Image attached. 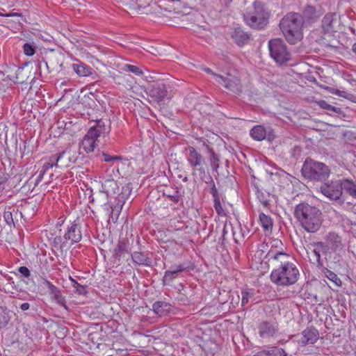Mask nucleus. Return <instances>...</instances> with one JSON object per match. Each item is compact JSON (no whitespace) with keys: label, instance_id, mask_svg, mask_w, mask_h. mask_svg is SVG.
I'll return each instance as SVG.
<instances>
[{"label":"nucleus","instance_id":"nucleus-54","mask_svg":"<svg viewBox=\"0 0 356 356\" xmlns=\"http://www.w3.org/2000/svg\"><path fill=\"white\" fill-rule=\"evenodd\" d=\"M204 72H206L207 73L213 75V76H215V77L216 78V80L217 81H218V80H219V79H218V76H220V74H216V73H215V72H213L210 68H209V67H204Z\"/></svg>","mask_w":356,"mask_h":356},{"label":"nucleus","instance_id":"nucleus-2","mask_svg":"<svg viewBox=\"0 0 356 356\" xmlns=\"http://www.w3.org/2000/svg\"><path fill=\"white\" fill-rule=\"evenodd\" d=\"M294 216L301 227L310 233L316 232L323 222L321 211L318 207L306 202H302L296 206Z\"/></svg>","mask_w":356,"mask_h":356},{"label":"nucleus","instance_id":"nucleus-12","mask_svg":"<svg viewBox=\"0 0 356 356\" xmlns=\"http://www.w3.org/2000/svg\"><path fill=\"white\" fill-rule=\"evenodd\" d=\"M250 135L254 140L257 141L266 139L271 142L276 138L275 132L272 127H266L263 125L253 127L250 131Z\"/></svg>","mask_w":356,"mask_h":356},{"label":"nucleus","instance_id":"nucleus-56","mask_svg":"<svg viewBox=\"0 0 356 356\" xmlns=\"http://www.w3.org/2000/svg\"><path fill=\"white\" fill-rule=\"evenodd\" d=\"M46 172H47L46 170H44L43 168H41V169L39 170V174H38V176L37 178L38 181H41V179L43 178Z\"/></svg>","mask_w":356,"mask_h":356},{"label":"nucleus","instance_id":"nucleus-22","mask_svg":"<svg viewBox=\"0 0 356 356\" xmlns=\"http://www.w3.org/2000/svg\"><path fill=\"white\" fill-rule=\"evenodd\" d=\"M270 248L264 257V259L266 260V262L269 264L273 262V256L277 255V254H289L284 251V244L281 240L273 239L270 241Z\"/></svg>","mask_w":356,"mask_h":356},{"label":"nucleus","instance_id":"nucleus-3","mask_svg":"<svg viewBox=\"0 0 356 356\" xmlns=\"http://www.w3.org/2000/svg\"><path fill=\"white\" fill-rule=\"evenodd\" d=\"M302 24V16L297 13H288L282 19L280 27L289 43L295 44L301 40Z\"/></svg>","mask_w":356,"mask_h":356},{"label":"nucleus","instance_id":"nucleus-6","mask_svg":"<svg viewBox=\"0 0 356 356\" xmlns=\"http://www.w3.org/2000/svg\"><path fill=\"white\" fill-rule=\"evenodd\" d=\"M301 172L305 178L313 181H324L330 175V169L327 165L309 158L305 161Z\"/></svg>","mask_w":356,"mask_h":356},{"label":"nucleus","instance_id":"nucleus-14","mask_svg":"<svg viewBox=\"0 0 356 356\" xmlns=\"http://www.w3.org/2000/svg\"><path fill=\"white\" fill-rule=\"evenodd\" d=\"M218 79L220 84L233 93L238 95L242 92V84L237 76L227 74L226 76H218Z\"/></svg>","mask_w":356,"mask_h":356},{"label":"nucleus","instance_id":"nucleus-4","mask_svg":"<svg viewBox=\"0 0 356 356\" xmlns=\"http://www.w3.org/2000/svg\"><path fill=\"white\" fill-rule=\"evenodd\" d=\"M270 13L261 1H255L252 10L243 14L246 25L254 30L264 29L268 22Z\"/></svg>","mask_w":356,"mask_h":356},{"label":"nucleus","instance_id":"nucleus-41","mask_svg":"<svg viewBox=\"0 0 356 356\" xmlns=\"http://www.w3.org/2000/svg\"><path fill=\"white\" fill-rule=\"evenodd\" d=\"M102 160L108 163L122 160V157L120 156H112L104 152L102 153Z\"/></svg>","mask_w":356,"mask_h":356},{"label":"nucleus","instance_id":"nucleus-34","mask_svg":"<svg viewBox=\"0 0 356 356\" xmlns=\"http://www.w3.org/2000/svg\"><path fill=\"white\" fill-rule=\"evenodd\" d=\"M321 272L330 281L333 282L334 285L337 287H339L342 285V282L341 279L337 276L336 273L329 270L328 268L324 267L321 270Z\"/></svg>","mask_w":356,"mask_h":356},{"label":"nucleus","instance_id":"nucleus-59","mask_svg":"<svg viewBox=\"0 0 356 356\" xmlns=\"http://www.w3.org/2000/svg\"><path fill=\"white\" fill-rule=\"evenodd\" d=\"M227 234V231L226 230V227L225 226L222 229V236H221V239L222 241L225 240V235Z\"/></svg>","mask_w":356,"mask_h":356},{"label":"nucleus","instance_id":"nucleus-15","mask_svg":"<svg viewBox=\"0 0 356 356\" xmlns=\"http://www.w3.org/2000/svg\"><path fill=\"white\" fill-rule=\"evenodd\" d=\"M29 204H25L19 211L13 207H6L3 213L5 221L9 226L13 225L15 227V220H17V216H19L21 219L24 218V221L26 222V217L24 213L29 209Z\"/></svg>","mask_w":356,"mask_h":356},{"label":"nucleus","instance_id":"nucleus-47","mask_svg":"<svg viewBox=\"0 0 356 356\" xmlns=\"http://www.w3.org/2000/svg\"><path fill=\"white\" fill-rule=\"evenodd\" d=\"M44 284L49 289L51 294L58 293V288L54 286L51 282L44 280Z\"/></svg>","mask_w":356,"mask_h":356},{"label":"nucleus","instance_id":"nucleus-11","mask_svg":"<svg viewBox=\"0 0 356 356\" xmlns=\"http://www.w3.org/2000/svg\"><path fill=\"white\" fill-rule=\"evenodd\" d=\"M296 341L301 348L314 344L319 339L318 330L314 326L307 327L296 336Z\"/></svg>","mask_w":356,"mask_h":356},{"label":"nucleus","instance_id":"nucleus-39","mask_svg":"<svg viewBox=\"0 0 356 356\" xmlns=\"http://www.w3.org/2000/svg\"><path fill=\"white\" fill-rule=\"evenodd\" d=\"M124 70L127 72H131L136 75H141L143 74L142 70L138 67V66L130 65V64H126L124 67Z\"/></svg>","mask_w":356,"mask_h":356},{"label":"nucleus","instance_id":"nucleus-57","mask_svg":"<svg viewBox=\"0 0 356 356\" xmlns=\"http://www.w3.org/2000/svg\"><path fill=\"white\" fill-rule=\"evenodd\" d=\"M53 167L54 165L51 163L47 162L42 165V168H43L44 170L47 171L49 169L52 168Z\"/></svg>","mask_w":356,"mask_h":356},{"label":"nucleus","instance_id":"nucleus-5","mask_svg":"<svg viewBox=\"0 0 356 356\" xmlns=\"http://www.w3.org/2000/svg\"><path fill=\"white\" fill-rule=\"evenodd\" d=\"M102 191L109 195L118 194L115 197L116 204L114 205V209L117 211L122 209V206L125 203V201L129 197L132 191V184L128 183L124 186L120 187L116 181L113 179H106L102 178Z\"/></svg>","mask_w":356,"mask_h":356},{"label":"nucleus","instance_id":"nucleus-38","mask_svg":"<svg viewBox=\"0 0 356 356\" xmlns=\"http://www.w3.org/2000/svg\"><path fill=\"white\" fill-rule=\"evenodd\" d=\"M54 295V300L60 306H63L66 310H68V307L66 305L65 298L60 293V290H58V293H52Z\"/></svg>","mask_w":356,"mask_h":356},{"label":"nucleus","instance_id":"nucleus-61","mask_svg":"<svg viewBox=\"0 0 356 356\" xmlns=\"http://www.w3.org/2000/svg\"><path fill=\"white\" fill-rule=\"evenodd\" d=\"M70 281L72 283V286L73 287H76V285L79 284L74 279H73L72 277H70Z\"/></svg>","mask_w":356,"mask_h":356},{"label":"nucleus","instance_id":"nucleus-40","mask_svg":"<svg viewBox=\"0 0 356 356\" xmlns=\"http://www.w3.org/2000/svg\"><path fill=\"white\" fill-rule=\"evenodd\" d=\"M23 49L25 55L29 56H33L35 53V47L33 43H25Z\"/></svg>","mask_w":356,"mask_h":356},{"label":"nucleus","instance_id":"nucleus-7","mask_svg":"<svg viewBox=\"0 0 356 356\" xmlns=\"http://www.w3.org/2000/svg\"><path fill=\"white\" fill-rule=\"evenodd\" d=\"M110 127H106V122L102 120L95 121L91 126L81 141V147L87 153L92 152L95 149L97 138L102 134L110 131Z\"/></svg>","mask_w":356,"mask_h":356},{"label":"nucleus","instance_id":"nucleus-51","mask_svg":"<svg viewBox=\"0 0 356 356\" xmlns=\"http://www.w3.org/2000/svg\"><path fill=\"white\" fill-rule=\"evenodd\" d=\"M7 181V178L5 177H0V195L3 192L5 189V184Z\"/></svg>","mask_w":356,"mask_h":356},{"label":"nucleus","instance_id":"nucleus-58","mask_svg":"<svg viewBox=\"0 0 356 356\" xmlns=\"http://www.w3.org/2000/svg\"><path fill=\"white\" fill-rule=\"evenodd\" d=\"M62 241V238L60 236H57L56 238H54V243L55 244V245H59Z\"/></svg>","mask_w":356,"mask_h":356},{"label":"nucleus","instance_id":"nucleus-48","mask_svg":"<svg viewBox=\"0 0 356 356\" xmlns=\"http://www.w3.org/2000/svg\"><path fill=\"white\" fill-rule=\"evenodd\" d=\"M164 195H166L171 201L175 203H177L180 199V196L178 191H175L173 194L164 193Z\"/></svg>","mask_w":356,"mask_h":356},{"label":"nucleus","instance_id":"nucleus-1","mask_svg":"<svg viewBox=\"0 0 356 356\" xmlns=\"http://www.w3.org/2000/svg\"><path fill=\"white\" fill-rule=\"evenodd\" d=\"M273 257V262L270 263L275 267L270 275V281L280 286L296 284L300 277V272L291 255L278 254Z\"/></svg>","mask_w":356,"mask_h":356},{"label":"nucleus","instance_id":"nucleus-31","mask_svg":"<svg viewBox=\"0 0 356 356\" xmlns=\"http://www.w3.org/2000/svg\"><path fill=\"white\" fill-rule=\"evenodd\" d=\"M321 15V10L312 6H307L303 11V17L307 20H315Z\"/></svg>","mask_w":356,"mask_h":356},{"label":"nucleus","instance_id":"nucleus-50","mask_svg":"<svg viewBox=\"0 0 356 356\" xmlns=\"http://www.w3.org/2000/svg\"><path fill=\"white\" fill-rule=\"evenodd\" d=\"M212 183L213 184L210 189V193L212 195L213 200L220 198L217 188L216 187L214 182L212 181Z\"/></svg>","mask_w":356,"mask_h":356},{"label":"nucleus","instance_id":"nucleus-13","mask_svg":"<svg viewBox=\"0 0 356 356\" xmlns=\"http://www.w3.org/2000/svg\"><path fill=\"white\" fill-rule=\"evenodd\" d=\"M193 269V265L190 262H185L182 264H175L170 267V270L165 272L162 279L163 285H169L175 278L177 277L179 273L189 271Z\"/></svg>","mask_w":356,"mask_h":356},{"label":"nucleus","instance_id":"nucleus-33","mask_svg":"<svg viewBox=\"0 0 356 356\" xmlns=\"http://www.w3.org/2000/svg\"><path fill=\"white\" fill-rule=\"evenodd\" d=\"M181 288L179 289L178 296L177 297V300L180 304L186 305L190 303V300H188V292L191 291L190 288L184 287L182 284H179V285Z\"/></svg>","mask_w":356,"mask_h":356},{"label":"nucleus","instance_id":"nucleus-53","mask_svg":"<svg viewBox=\"0 0 356 356\" xmlns=\"http://www.w3.org/2000/svg\"><path fill=\"white\" fill-rule=\"evenodd\" d=\"M0 16L6 17H19V16H21V14L18 13H13V12L9 13H6V14H3L2 13H0Z\"/></svg>","mask_w":356,"mask_h":356},{"label":"nucleus","instance_id":"nucleus-62","mask_svg":"<svg viewBox=\"0 0 356 356\" xmlns=\"http://www.w3.org/2000/svg\"><path fill=\"white\" fill-rule=\"evenodd\" d=\"M179 177L180 179H182L183 181H184V182H188V178L187 176L183 177L182 175H179Z\"/></svg>","mask_w":356,"mask_h":356},{"label":"nucleus","instance_id":"nucleus-29","mask_svg":"<svg viewBox=\"0 0 356 356\" xmlns=\"http://www.w3.org/2000/svg\"><path fill=\"white\" fill-rule=\"evenodd\" d=\"M326 241L334 250L342 248L341 237L335 232H329L325 237Z\"/></svg>","mask_w":356,"mask_h":356},{"label":"nucleus","instance_id":"nucleus-45","mask_svg":"<svg viewBox=\"0 0 356 356\" xmlns=\"http://www.w3.org/2000/svg\"><path fill=\"white\" fill-rule=\"evenodd\" d=\"M152 0H136V3L138 10L145 8L149 6Z\"/></svg>","mask_w":356,"mask_h":356},{"label":"nucleus","instance_id":"nucleus-42","mask_svg":"<svg viewBox=\"0 0 356 356\" xmlns=\"http://www.w3.org/2000/svg\"><path fill=\"white\" fill-rule=\"evenodd\" d=\"M213 207L215 208L216 213L219 216L225 215V213L224 209H222L220 198L213 200Z\"/></svg>","mask_w":356,"mask_h":356},{"label":"nucleus","instance_id":"nucleus-55","mask_svg":"<svg viewBox=\"0 0 356 356\" xmlns=\"http://www.w3.org/2000/svg\"><path fill=\"white\" fill-rule=\"evenodd\" d=\"M31 305L29 302H24L19 305V308L22 311H27L30 309Z\"/></svg>","mask_w":356,"mask_h":356},{"label":"nucleus","instance_id":"nucleus-63","mask_svg":"<svg viewBox=\"0 0 356 356\" xmlns=\"http://www.w3.org/2000/svg\"><path fill=\"white\" fill-rule=\"evenodd\" d=\"M326 90H327L329 92H330L331 93H332V92H334V90H336V89H335V88H330V87L327 86V87H326Z\"/></svg>","mask_w":356,"mask_h":356},{"label":"nucleus","instance_id":"nucleus-64","mask_svg":"<svg viewBox=\"0 0 356 356\" xmlns=\"http://www.w3.org/2000/svg\"><path fill=\"white\" fill-rule=\"evenodd\" d=\"M352 51L356 54V42L353 44Z\"/></svg>","mask_w":356,"mask_h":356},{"label":"nucleus","instance_id":"nucleus-17","mask_svg":"<svg viewBox=\"0 0 356 356\" xmlns=\"http://www.w3.org/2000/svg\"><path fill=\"white\" fill-rule=\"evenodd\" d=\"M58 159H60V168H69L77 163L79 154L76 150L67 147L58 153Z\"/></svg>","mask_w":356,"mask_h":356},{"label":"nucleus","instance_id":"nucleus-43","mask_svg":"<svg viewBox=\"0 0 356 356\" xmlns=\"http://www.w3.org/2000/svg\"><path fill=\"white\" fill-rule=\"evenodd\" d=\"M257 198L259 199V202L265 207H268L269 205L270 200L268 199L267 196L269 197V194L266 195L264 193L261 191H257Z\"/></svg>","mask_w":356,"mask_h":356},{"label":"nucleus","instance_id":"nucleus-52","mask_svg":"<svg viewBox=\"0 0 356 356\" xmlns=\"http://www.w3.org/2000/svg\"><path fill=\"white\" fill-rule=\"evenodd\" d=\"M332 94L337 95L339 97L348 98V93L345 91H341L338 89L334 90V92H332Z\"/></svg>","mask_w":356,"mask_h":356},{"label":"nucleus","instance_id":"nucleus-23","mask_svg":"<svg viewBox=\"0 0 356 356\" xmlns=\"http://www.w3.org/2000/svg\"><path fill=\"white\" fill-rule=\"evenodd\" d=\"M231 38L239 47L244 46L250 40V34L245 32L242 28H234L230 31Z\"/></svg>","mask_w":356,"mask_h":356},{"label":"nucleus","instance_id":"nucleus-46","mask_svg":"<svg viewBox=\"0 0 356 356\" xmlns=\"http://www.w3.org/2000/svg\"><path fill=\"white\" fill-rule=\"evenodd\" d=\"M75 289L74 292L79 295H86L88 293V291L86 289L87 286L81 285L80 284H77Z\"/></svg>","mask_w":356,"mask_h":356},{"label":"nucleus","instance_id":"nucleus-60","mask_svg":"<svg viewBox=\"0 0 356 356\" xmlns=\"http://www.w3.org/2000/svg\"><path fill=\"white\" fill-rule=\"evenodd\" d=\"M7 280L9 281V284L13 286V288L16 289V286L15 285V282L12 281V278L9 276L6 277Z\"/></svg>","mask_w":356,"mask_h":356},{"label":"nucleus","instance_id":"nucleus-20","mask_svg":"<svg viewBox=\"0 0 356 356\" xmlns=\"http://www.w3.org/2000/svg\"><path fill=\"white\" fill-rule=\"evenodd\" d=\"M129 241L125 238L119 239L116 247L113 250L112 258L113 263L120 265L119 262L121 258L129 252Z\"/></svg>","mask_w":356,"mask_h":356},{"label":"nucleus","instance_id":"nucleus-26","mask_svg":"<svg viewBox=\"0 0 356 356\" xmlns=\"http://www.w3.org/2000/svg\"><path fill=\"white\" fill-rule=\"evenodd\" d=\"M313 245L315 247V248L313 250V253L316 257V267L319 270H321L325 266L321 259V252L325 253L327 251V246L325 243L321 241L316 242L313 244Z\"/></svg>","mask_w":356,"mask_h":356},{"label":"nucleus","instance_id":"nucleus-35","mask_svg":"<svg viewBox=\"0 0 356 356\" xmlns=\"http://www.w3.org/2000/svg\"><path fill=\"white\" fill-rule=\"evenodd\" d=\"M11 318L10 311L6 307L0 306V328L5 327Z\"/></svg>","mask_w":356,"mask_h":356},{"label":"nucleus","instance_id":"nucleus-8","mask_svg":"<svg viewBox=\"0 0 356 356\" xmlns=\"http://www.w3.org/2000/svg\"><path fill=\"white\" fill-rule=\"evenodd\" d=\"M186 154V161L192 169V175L199 176L203 179L206 175L205 160L204 156L198 152L194 147H188Z\"/></svg>","mask_w":356,"mask_h":356},{"label":"nucleus","instance_id":"nucleus-18","mask_svg":"<svg viewBox=\"0 0 356 356\" xmlns=\"http://www.w3.org/2000/svg\"><path fill=\"white\" fill-rule=\"evenodd\" d=\"M63 237L66 241H70L72 243H79L82 238L81 226L80 223L76 220L71 222L67 226Z\"/></svg>","mask_w":356,"mask_h":356},{"label":"nucleus","instance_id":"nucleus-16","mask_svg":"<svg viewBox=\"0 0 356 356\" xmlns=\"http://www.w3.org/2000/svg\"><path fill=\"white\" fill-rule=\"evenodd\" d=\"M259 334L266 339L274 337L279 331L278 324L274 321H264L258 325Z\"/></svg>","mask_w":356,"mask_h":356},{"label":"nucleus","instance_id":"nucleus-25","mask_svg":"<svg viewBox=\"0 0 356 356\" xmlns=\"http://www.w3.org/2000/svg\"><path fill=\"white\" fill-rule=\"evenodd\" d=\"M172 305L167 302L158 300L152 305L153 312L159 316H168L172 311Z\"/></svg>","mask_w":356,"mask_h":356},{"label":"nucleus","instance_id":"nucleus-49","mask_svg":"<svg viewBox=\"0 0 356 356\" xmlns=\"http://www.w3.org/2000/svg\"><path fill=\"white\" fill-rule=\"evenodd\" d=\"M18 271L24 277H29L31 275L30 270L29 268L26 266H20L18 268Z\"/></svg>","mask_w":356,"mask_h":356},{"label":"nucleus","instance_id":"nucleus-37","mask_svg":"<svg viewBox=\"0 0 356 356\" xmlns=\"http://www.w3.org/2000/svg\"><path fill=\"white\" fill-rule=\"evenodd\" d=\"M254 295V291L253 289H246L243 290L241 291V305L243 307L246 305L248 302L249 299L252 298Z\"/></svg>","mask_w":356,"mask_h":356},{"label":"nucleus","instance_id":"nucleus-32","mask_svg":"<svg viewBox=\"0 0 356 356\" xmlns=\"http://www.w3.org/2000/svg\"><path fill=\"white\" fill-rule=\"evenodd\" d=\"M318 105L322 108L327 111L330 115L337 114L338 116L343 114V111L341 108L334 106L329 104L325 100H320L318 102Z\"/></svg>","mask_w":356,"mask_h":356},{"label":"nucleus","instance_id":"nucleus-24","mask_svg":"<svg viewBox=\"0 0 356 356\" xmlns=\"http://www.w3.org/2000/svg\"><path fill=\"white\" fill-rule=\"evenodd\" d=\"M132 261L138 266H151L152 260L149 257L148 252H134L131 254Z\"/></svg>","mask_w":356,"mask_h":356},{"label":"nucleus","instance_id":"nucleus-27","mask_svg":"<svg viewBox=\"0 0 356 356\" xmlns=\"http://www.w3.org/2000/svg\"><path fill=\"white\" fill-rule=\"evenodd\" d=\"M204 146H205L206 149L208 151L209 155V162L210 164V166L213 172H218V170L220 167V155L216 154L214 151V149L206 144V143L204 142L203 143Z\"/></svg>","mask_w":356,"mask_h":356},{"label":"nucleus","instance_id":"nucleus-44","mask_svg":"<svg viewBox=\"0 0 356 356\" xmlns=\"http://www.w3.org/2000/svg\"><path fill=\"white\" fill-rule=\"evenodd\" d=\"M48 162L56 168H60V159H58V154L50 156Z\"/></svg>","mask_w":356,"mask_h":356},{"label":"nucleus","instance_id":"nucleus-28","mask_svg":"<svg viewBox=\"0 0 356 356\" xmlns=\"http://www.w3.org/2000/svg\"><path fill=\"white\" fill-rule=\"evenodd\" d=\"M72 68L79 76H89L93 74V69L86 63L78 61L72 65Z\"/></svg>","mask_w":356,"mask_h":356},{"label":"nucleus","instance_id":"nucleus-9","mask_svg":"<svg viewBox=\"0 0 356 356\" xmlns=\"http://www.w3.org/2000/svg\"><path fill=\"white\" fill-rule=\"evenodd\" d=\"M270 55L279 64H284L291 58V54L283 40L280 38L270 40L268 42Z\"/></svg>","mask_w":356,"mask_h":356},{"label":"nucleus","instance_id":"nucleus-36","mask_svg":"<svg viewBox=\"0 0 356 356\" xmlns=\"http://www.w3.org/2000/svg\"><path fill=\"white\" fill-rule=\"evenodd\" d=\"M259 221L261 227L265 231L271 232L273 222L272 218L269 216H267L264 213H261L259 214Z\"/></svg>","mask_w":356,"mask_h":356},{"label":"nucleus","instance_id":"nucleus-30","mask_svg":"<svg viewBox=\"0 0 356 356\" xmlns=\"http://www.w3.org/2000/svg\"><path fill=\"white\" fill-rule=\"evenodd\" d=\"M342 184L344 198L346 199V195L348 194L353 198L356 199V184L348 179H343Z\"/></svg>","mask_w":356,"mask_h":356},{"label":"nucleus","instance_id":"nucleus-19","mask_svg":"<svg viewBox=\"0 0 356 356\" xmlns=\"http://www.w3.org/2000/svg\"><path fill=\"white\" fill-rule=\"evenodd\" d=\"M322 28L325 33L337 32L339 26V19L336 13L326 14L322 20Z\"/></svg>","mask_w":356,"mask_h":356},{"label":"nucleus","instance_id":"nucleus-10","mask_svg":"<svg viewBox=\"0 0 356 356\" xmlns=\"http://www.w3.org/2000/svg\"><path fill=\"white\" fill-rule=\"evenodd\" d=\"M342 179L332 180L324 183L320 187V191L331 200L343 203L346 201L343 192Z\"/></svg>","mask_w":356,"mask_h":356},{"label":"nucleus","instance_id":"nucleus-21","mask_svg":"<svg viewBox=\"0 0 356 356\" xmlns=\"http://www.w3.org/2000/svg\"><path fill=\"white\" fill-rule=\"evenodd\" d=\"M149 93L156 102H161L167 96V86L163 82H154L151 85Z\"/></svg>","mask_w":356,"mask_h":356}]
</instances>
